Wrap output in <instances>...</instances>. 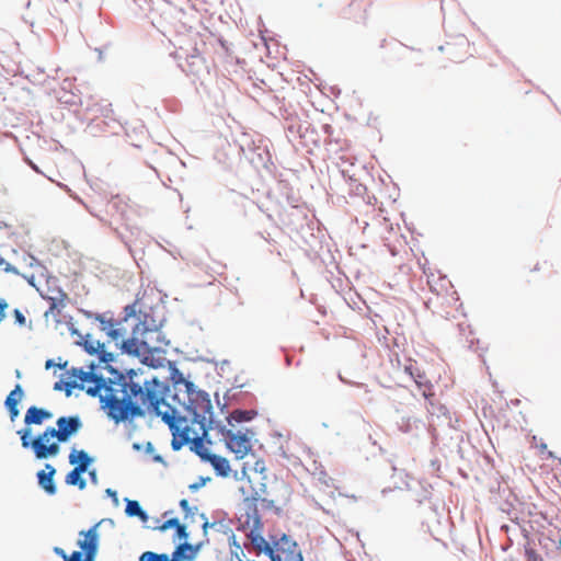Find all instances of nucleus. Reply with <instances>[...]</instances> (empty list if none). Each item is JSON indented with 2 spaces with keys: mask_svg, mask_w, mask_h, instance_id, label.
Returning <instances> with one entry per match:
<instances>
[{
  "mask_svg": "<svg viewBox=\"0 0 561 561\" xmlns=\"http://www.w3.org/2000/svg\"><path fill=\"white\" fill-rule=\"evenodd\" d=\"M169 393L170 383L161 381L154 376L145 381V391L139 394L140 401L147 407L148 412L154 416L161 417L162 422L168 426L170 421H168L164 415L174 420L179 414L178 410L167 401Z\"/></svg>",
  "mask_w": 561,
  "mask_h": 561,
  "instance_id": "f257e3e1",
  "label": "nucleus"
},
{
  "mask_svg": "<svg viewBox=\"0 0 561 561\" xmlns=\"http://www.w3.org/2000/svg\"><path fill=\"white\" fill-rule=\"evenodd\" d=\"M170 371V388L173 387L174 393L171 399L174 403L184 408L186 401H192L194 405L206 407L210 410V397L205 390L197 389L195 383L184 377L176 367L175 362H168Z\"/></svg>",
  "mask_w": 561,
  "mask_h": 561,
  "instance_id": "f03ea898",
  "label": "nucleus"
},
{
  "mask_svg": "<svg viewBox=\"0 0 561 561\" xmlns=\"http://www.w3.org/2000/svg\"><path fill=\"white\" fill-rule=\"evenodd\" d=\"M112 377H104L103 375L96 371H84L83 368L72 367L68 375L75 377L84 382H93L95 386H100V388L105 390V394L101 397V409L106 411L107 408L112 404V397L117 396V390L114 389V386H117L118 380H123L121 375L118 374V368L114 366H104L103 367Z\"/></svg>",
  "mask_w": 561,
  "mask_h": 561,
  "instance_id": "7ed1b4c3",
  "label": "nucleus"
},
{
  "mask_svg": "<svg viewBox=\"0 0 561 561\" xmlns=\"http://www.w3.org/2000/svg\"><path fill=\"white\" fill-rule=\"evenodd\" d=\"M112 404L107 408L106 415L115 424L126 423L130 424L136 417H144L146 409L144 404L136 399L140 396H131L129 392L124 391L122 398L117 396L112 397Z\"/></svg>",
  "mask_w": 561,
  "mask_h": 561,
  "instance_id": "20e7f679",
  "label": "nucleus"
},
{
  "mask_svg": "<svg viewBox=\"0 0 561 561\" xmlns=\"http://www.w3.org/2000/svg\"><path fill=\"white\" fill-rule=\"evenodd\" d=\"M16 434L20 436L22 447L31 449L38 460L56 457L60 451V444L62 442H58V439L50 442V439L56 437L47 434L46 430L35 437L32 435V428H21Z\"/></svg>",
  "mask_w": 561,
  "mask_h": 561,
  "instance_id": "39448f33",
  "label": "nucleus"
},
{
  "mask_svg": "<svg viewBox=\"0 0 561 561\" xmlns=\"http://www.w3.org/2000/svg\"><path fill=\"white\" fill-rule=\"evenodd\" d=\"M122 354L136 357L139 360L146 353H165L163 347L152 345L149 339H145L134 327L131 328V334L127 339H123L119 343H116Z\"/></svg>",
  "mask_w": 561,
  "mask_h": 561,
  "instance_id": "423d86ee",
  "label": "nucleus"
},
{
  "mask_svg": "<svg viewBox=\"0 0 561 561\" xmlns=\"http://www.w3.org/2000/svg\"><path fill=\"white\" fill-rule=\"evenodd\" d=\"M184 410L192 414V423L199 425L202 430V435L196 436L195 439L202 444L213 445V440L209 436V431L214 430L215 424L213 405L210 404V410L207 411L206 407L194 405L192 401H186Z\"/></svg>",
  "mask_w": 561,
  "mask_h": 561,
  "instance_id": "0eeeda50",
  "label": "nucleus"
},
{
  "mask_svg": "<svg viewBox=\"0 0 561 561\" xmlns=\"http://www.w3.org/2000/svg\"><path fill=\"white\" fill-rule=\"evenodd\" d=\"M82 425V420L78 414L64 415L57 419L56 427L48 426L45 430L47 434L55 436L58 442L67 443L72 436L78 434Z\"/></svg>",
  "mask_w": 561,
  "mask_h": 561,
  "instance_id": "6e6552de",
  "label": "nucleus"
},
{
  "mask_svg": "<svg viewBox=\"0 0 561 561\" xmlns=\"http://www.w3.org/2000/svg\"><path fill=\"white\" fill-rule=\"evenodd\" d=\"M168 421H170L169 430L172 434L171 448L173 451H179L185 444H191L193 439H191L190 434L192 428L188 425L181 427L183 423L187 422V417L181 415L180 413L176 415L174 420L169 419L164 415Z\"/></svg>",
  "mask_w": 561,
  "mask_h": 561,
  "instance_id": "1a4fd4ad",
  "label": "nucleus"
},
{
  "mask_svg": "<svg viewBox=\"0 0 561 561\" xmlns=\"http://www.w3.org/2000/svg\"><path fill=\"white\" fill-rule=\"evenodd\" d=\"M113 111L111 108L110 103H100V102H92L89 103L85 107V118L90 119L91 122H95L98 126L101 124H104L107 127L114 128V124H116V121L112 116Z\"/></svg>",
  "mask_w": 561,
  "mask_h": 561,
  "instance_id": "9d476101",
  "label": "nucleus"
},
{
  "mask_svg": "<svg viewBox=\"0 0 561 561\" xmlns=\"http://www.w3.org/2000/svg\"><path fill=\"white\" fill-rule=\"evenodd\" d=\"M135 301L138 302V299ZM136 320V323L134 324V328L138 330L141 334L145 336L148 334H151L152 331H159L163 328L165 323V319H156L153 316L152 308L149 309V311L141 310L137 306V313L134 318Z\"/></svg>",
  "mask_w": 561,
  "mask_h": 561,
  "instance_id": "9b49d317",
  "label": "nucleus"
},
{
  "mask_svg": "<svg viewBox=\"0 0 561 561\" xmlns=\"http://www.w3.org/2000/svg\"><path fill=\"white\" fill-rule=\"evenodd\" d=\"M253 435V431L249 428L245 433H233L229 439H226V447L236 455L237 459H243L252 450L251 438Z\"/></svg>",
  "mask_w": 561,
  "mask_h": 561,
  "instance_id": "f8f14e48",
  "label": "nucleus"
},
{
  "mask_svg": "<svg viewBox=\"0 0 561 561\" xmlns=\"http://www.w3.org/2000/svg\"><path fill=\"white\" fill-rule=\"evenodd\" d=\"M142 370L129 368L125 371H122L118 369V374L121 375V378L123 377V380H118L117 386L121 387L122 393L124 391L129 392L131 396H139L145 391V383L140 385L139 382L135 381V378L141 374Z\"/></svg>",
  "mask_w": 561,
  "mask_h": 561,
  "instance_id": "ddd939ff",
  "label": "nucleus"
},
{
  "mask_svg": "<svg viewBox=\"0 0 561 561\" xmlns=\"http://www.w3.org/2000/svg\"><path fill=\"white\" fill-rule=\"evenodd\" d=\"M99 523L94 524L92 527H90L88 530H81L79 533V536H82L83 539H79L78 546L80 547V550L77 551L80 554H87L89 552H98L99 550V533L98 527Z\"/></svg>",
  "mask_w": 561,
  "mask_h": 561,
  "instance_id": "4468645a",
  "label": "nucleus"
},
{
  "mask_svg": "<svg viewBox=\"0 0 561 561\" xmlns=\"http://www.w3.org/2000/svg\"><path fill=\"white\" fill-rule=\"evenodd\" d=\"M137 313V301L129 304L123 309V317L121 319H106L104 314L96 313L95 320L100 322L101 328H113L121 327L124 322H127L130 318H135Z\"/></svg>",
  "mask_w": 561,
  "mask_h": 561,
  "instance_id": "2eb2a0df",
  "label": "nucleus"
},
{
  "mask_svg": "<svg viewBox=\"0 0 561 561\" xmlns=\"http://www.w3.org/2000/svg\"><path fill=\"white\" fill-rule=\"evenodd\" d=\"M56 469L50 463H45V469L39 470L36 474L38 485L48 494L55 495L57 493V486L54 480Z\"/></svg>",
  "mask_w": 561,
  "mask_h": 561,
  "instance_id": "dca6fc26",
  "label": "nucleus"
},
{
  "mask_svg": "<svg viewBox=\"0 0 561 561\" xmlns=\"http://www.w3.org/2000/svg\"><path fill=\"white\" fill-rule=\"evenodd\" d=\"M53 417V413L45 409L38 408L36 405H31L24 415V424L23 428H31L32 425H42L45 421Z\"/></svg>",
  "mask_w": 561,
  "mask_h": 561,
  "instance_id": "f3484780",
  "label": "nucleus"
},
{
  "mask_svg": "<svg viewBox=\"0 0 561 561\" xmlns=\"http://www.w3.org/2000/svg\"><path fill=\"white\" fill-rule=\"evenodd\" d=\"M259 102L261 103L262 107L273 116L284 117L283 100H280L272 91H263Z\"/></svg>",
  "mask_w": 561,
  "mask_h": 561,
  "instance_id": "a211bd4d",
  "label": "nucleus"
},
{
  "mask_svg": "<svg viewBox=\"0 0 561 561\" xmlns=\"http://www.w3.org/2000/svg\"><path fill=\"white\" fill-rule=\"evenodd\" d=\"M261 500L260 493L256 489H253L251 496L244 499V504L247 507V516L248 518L253 520L254 529H260L262 527L261 515L257 510L256 503Z\"/></svg>",
  "mask_w": 561,
  "mask_h": 561,
  "instance_id": "6ab92c4d",
  "label": "nucleus"
},
{
  "mask_svg": "<svg viewBox=\"0 0 561 561\" xmlns=\"http://www.w3.org/2000/svg\"><path fill=\"white\" fill-rule=\"evenodd\" d=\"M68 459L70 465L75 466V468L79 469L84 473L89 470V467L94 462V458L90 456L85 450H78L76 448L71 449Z\"/></svg>",
  "mask_w": 561,
  "mask_h": 561,
  "instance_id": "aec40b11",
  "label": "nucleus"
},
{
  "mask_svg": "<svg viewBox=\"0 0 561 561\" xmlns=\"http://www.w3.org/2000/svg\"><path fill=\"white\" fill-rule=\"evenodd\" d=\"M202 545H192L184 542L179 545L172 553L173 560L178 561H193L201 549Z\"/></svg>",
  "mask_w": 561,
  "mask_h": 561,
  "instance_id": "412c9836",
  "label": "nucleus"
},
{
  "mask_svg": "<svg viewBox=\"0 0 561 561\" xmlns=\"http://www.w3.org/2000/svg\"><path fill=\"white\" fill-rule=\"evenodd\" d=\"M206 462L213 467L218 477L227 478L231 472L229 460L222 456L213 454Z\"/></svg>",
  "mask_w": 561,
  "mask_h": 561,
  "instance_id": "4be33fe9",
  "label": "nucleus"
},
{
  "mask_svg": "<svg viewBox=\"0 0 561 561\" xmlns=\"http://www.w3.org/2000/svg\"><path fill=\"white\" fill-rule=\"evenodd\" d=\"M407 488L410 491H415L414 500L419 503H423L431 496L432 486L425 481H414L407 482Z\"/></svg>",
  "mask_w": 561,
  "mask_h": 561,
  "instance_id": "5701e85b",
  "label": "nucleus"
},
{
  "mask_svg": "<svg viewBox=\"0 0 561 561\" xmlns=\"http://www.w3.org/2000/svg\"><path fill=\"white\" fill-rule=\"evenodd\" d=\"M397 426L404 434H415L424 424L414 416H401L397 422Z\"/></svg>",
  "mask_w": 561,
  "mask_h": 561,
  "instance_id": "b1692460",
  "label": "nucleus"
},
{
  "mask_svg": "<svg viewBox=\"0 0 561 561\" xmlns=\"http://www.w3.org/2000/svg\"><path fill=\"white\" fill-rule=\"evenodd\" d=\"M126 503L125 507V514L128 517H138L142 523L148 522L149 515L148 513L141 507L138 501L130 500L128 497L124 499Z\"/></svg>",
  "mask_w": 561,
  "mask_h": 561,
  "instance_id": "393cba45",
  "label": "nucleus"
},
{
  "mask_svg": "<svg viewBox=\"0 0 561 561\" xmlns=\"http://www.w3.org/2000/svg\"><path fill=\"white\" fill-rule=\"evenodd\" d=\"M256 410H241L237 409L233 412H231L227 416V422L229 425H232V422L236 423H243V422H251L257 416Z\"/></svg>",
  "mask_w": 561,
  "mask_h": 561,
  "instance_id": "a878e982",
  "label": "nucleus"
},
{
  "mask_svg": "<svg viewBox=\"0 0 561 561\" xmlns=\"http://www.w3.org/2000/svg\"><path fill=\"white\" fill-rule=\"evenodd\" d=\"M412 380L415 382L417 388L421 390L422 396L426 400H430V398L433 397V392H432L433 386L423 371L420 370L419 373H415L413 375Z\"/></svg>",
  "mask_w": 561,
  "mask_h": 561,
  "instance_id": "bb28decb",
  "label": "nucleus"
},
{
  "mask_svg": "<svg viewBox=\"0 0 561 561\" xmlns=\"http://www.w3.org/2000/svg\"><path fill=\"white\" fill-rule=\"evenodd\" d=\"M43 298L49 301V309L46 311V314H48V312H51L55 309L60 312V309L66 306L65 300L67 299V294L61 288H58L56 296H43Z\"/></svg>",
  "mask_w": 561,
  "mask_h": 561,
  "instance_id": "cd10ccee",
  "label": "nucleus"
},
{
  "mask_svg": "<svg viewBox=\"0 0 561 561\" xmlns=\"http://www.w3.org/2000/svg\"><path fill=\"white\" fill-rule=\"evenodd\" d=\"M24 397V389L20 383H16L11 390V392L7 396L4 400V408H19V403L22 401Z\"/></svg>",
  "mask_w": 561,
  "mask_h": 561,
  "instance_id": "c85d7f7f",
  "label": "nucleus"
},
{
  "mask_svg": "<svg viewBox=\"0 0 561 561\" xmlns=\"http://www.w3.org/2000/svg\"><path fill=\"white\" fill-rule=\"evenodd\" d=\"M84 472L80 471L77 468H73L66 474L65 482L68 485L78 486L79 490H84L87 488V481L82 477Z\"/></svg>",
  "mask_w": 561,
  "mask_h": 561,
  "instance_id": "c756f323",
  "label": "nucleus"
},
{
  "mask_svg": "<svg viewBox=\"0 0 561 561\" xmlns=\"http://www.w3.org/2000/svg\"><path fill=\"white\" fill-rule=\"evenodd\" d=\"M252 153L253 156L250 157V160L253 162V163H259L263 167H265L267 164V162H270V152L267 150V147L266 146H255L253 149H252Z\"/></svg>",
  "mask_w": 561,
  "mask_h": 561,
  "instance_id": "7c9ffc66",
  "label": "nucleus"
},
{
  "mask_svg": "<svg viewBox=\"0 0 561 561\" xmlns=\"http://www.w3.org/2000/svg\"><path fill=\"white\" fill-rule=\"evenodd\" d=\"M154 354L156 353H146L140 359V363L153 369L164 367L165 365L168 366L169 359L161 356L154 357Z\"/></svg>",
  "mask_w": 561,
  "mask_h": 561,
  "instance_id": "2f4dec72",
  "label": "nucleus"
},
{
  "mask_svg": "<svg viewBox=\"0 0 561 561\" xmlns=\"http://www.w3.org/2000/svg\"><path fill=\"white\" fill-rule=\"evenodd\" d=\"M91 334L88 333L83 336H81V340L76 342V344L80 347H82V350L89 354V355H95L98 353V351H100V344H102L100 341L96 342V345H94V343L92 342L91 340Z\"/></svg>",
  "mask_w": 561,
  "mask_h": 561,
  "instance_id": "473e14b6",
  "label": "nucleus"
},
{
  "mask_svg": "<svg viewBox=\"0 0 561 561\" xmlns=\"http://www.w3.org/2000/svg\"><path fill=\"white\" fill-rule=\"evenodd\" d=\"M391 362L393 363L394 359H391ZM396 363H397V366L398 367H403V371L412 379L413 378V375L415 373H419L421 369L419 368L417 366V363L411 358H405L404 359V363L402 364L401 363V359L399 358L398 355H396Z\"/></svg>",
  "mask_w": 561,
  "mask_h": 561,
  "instance_id": "72a5a7b5",
  "label": "nucleus"
},
{
  "mask_svg": "<svg viewBox=\"0 0 561 561\" xmlns=\"http://www.w3.org/2000/svg\"><path fill=\"white\" fill-rule=\"evenodd\" d=\"M73 388L82 390L84 388V386L81 383V381L77 382V381H62V380H59V381L55 382V385H54V390H56V391L64 390L66 397L71 396Z\"/></svg>",
  "mask_w": 561,
  "mask_h": 561,
  "instance_id": "f704fd0d",
  "label": "nucleus"
},
{
  "mask_svg": "<svg viewBox=\"0 0 561 561\" xmlns=\"http://www.w3.org/2000/svg\"><path fill=\"white\" fill-rule=\"evenodd\" d=\"M280 541H282V542H284V543H286V545H289V543H290V546H291L294 549H295V548H297V543H296L295 541H290V540H289V537H288L287 535H285V534H284L279 540H275V541H273V547L268 543V545H266V546L262 549V551H261V552L265 553V554L271 559L272 557H274V556L276 554L274 549H275V548H276V549H278V545H279V542H280Z\"/></svg>",
  "mask_w": 561,
  "mask_h": 561,
  "instance_id": "c9c22d12",
  "label": "nucleus"
},
{
  "mask_svg": "<svg viewBox=\"0 0 561 561\" xmlns=\"http://www.w3.org/2000/svg\"><path fill=\"white\" fill-rule=\"evenodd\" d=\"M280 541H282V542H284V543H286V545H289V543H290V546H291L294 549H295V548H297V543H296L295 541H290V540H289V537H288L287 535H285V534H284L279 540H275V541H273V547L268 543V545H266V546L262 549V551H261V552L265 553V554L271 559L272 557H274V556L276 554L274 549H275V548H276V549H278V545H279V542H280Z\"/></svg>",
  "mask_w": 561,
  "mask_h": 561,
  "instance_id": "e433bc0d",
  "label": "nucleus"
},
{
  "mask_svg": "<svg viewBox=\"0 0 561 561\" xmlns=\"http://www.w3.org/2000/svg\"><path fill=\"white\" fill-rule=\"evenodd\" d=\"M108 207L111 210H114L116 214L124 216L127 210V203L126 201L118 196H112V198L108 202Z\"/></svg>",
  "mask_w": 561,
  "mask_h": 561,
  "instance_id": "4c0bfd02",
  "label": "nucleus"
},
{
  "mask_svg": "<svg viewBox=\"0 0 561 561\" xmlns=\"http://www.w3.org/2000/svg\"><path fill=\"white\" fill-rule=\"evenodd\" d=\"M191 450L197 455L202 461L206 462L209 457L213 455V453H209L207 448H205L204 444L196 440L195 438L191 443Z\"/></svg>",
  "mask_w": 561,
  "mask_h": 561,
  "instance_id": "58836bf2",
  "label": "nucleus"
},
{
  "mask_svg": "<svg viewBox=\"0 0 561 561\" xmlns=\"http://www.w3.org/2000/svg\"><path fill=\"white\" fill-rule=\"evenodd\" d=\"M287 124L284 126L288 137H302L301 134V124L296 118L288 119L286 117Z\"/></svg>",
  "mask_w": 561,
  "mask_h": 561,
  "instance_id": "ea45409f",
  "label": "nucleus"
},
{
  "mask_svg": "<svg viewBox=\"0 0 561 561\" xmlns=\"http://www.w3.org/2000/svg\"><path fill=\"white\" fill-rule=\"evenodd\" d=\"M145 339H149L152 345H157L162 347L170 345V340L167 339L165 334L159 331H152L151 334L145 336Z\"/></svg>",
  "mask_w": 561,
  "mask_h": 561,
  "instance_id": "a19ab883",
  "label": "nucleus"
},
{
  "mask_svg": "<svg viewBox=\"0 0 561 561\" xmlns=\"http://www.w3.org/2000/svg\"><path fill=\"white\" fill-rule=\"evenodd\" d=\"M256 530H257V529H254V528H253V529L249 533L248 537L250 538L252 546H253L256 550L262 551V549H263L266 545H268V542L265 540V538H264L261 534L256 533Z\"/></svg>",
  "mask_w": 561,
  "mask_h": 561,
  "instance_id": "79ce46f5",
  "label": "nucleus"
},
{
  "mask_svg": "<svg viewBox=\"0 0 561 561\" xmlns=\"http://www.w3.org/2000/svg\"><path fill=\"white\" fill-rule=\"evenodd\" d=\"M99 357V362L101 364H105V366H113L112 363L115 360V355L112 352L105 351V344H100V351L95 354Z\"/></svg>",
  "mask_w": 561,
  "mask_h": 561,
  "instance_id": "37998d69",
  "label": "nucleus"
},
{
  "mask_svg": "<svg viewBox=\"0 0 561 561\" xmlns=\"http://www.w3.org/2000/svg\"><path fill=\"white\" fill-rule=\"evenodd\" d=\"M139 561H173V559L170 560L167 553L146 551L139 557Z\"/></svg>",
  "mask_w": 561,
  "mask_h": 561,
  "instance_id": "c03bdc74",
  "label": "nucleus"
},
{
  "mask_svg": "<svg viewBox=\"0 0 561 561\" xmlns=\"http://www.w3.org/2000/svg\"><path fill=\"white\" fill-rule=\"evenodd\" d=\"M102 331L106 333V335L116 343H119L118 340L124 336L125 331L121 327L113 328H101Z\"/></svg>",
  "mask_w": 561,
  "mask_h": 561,
  "instance_id": "a18cd8bd",
  "label": "nucleus"
},
{
  "mask_svg": "<svg viewBox=\"0 0 561 561\" xmlns=\"http://www.w3.org/2000/svg\"><path fill=\"white\" fill-rule=\"evenodd\" d=\"M179 526H181L179 518L172 517L170 519H167L160 527L159 530L165 531L168 529L174 528L176 529Z\"/></svg>",
  "mask_w": 561,
  "mask_h": 561,
  "instance_id": "49530a36",
  "label": "nucleus"
},
{
  "mask_svg": "<svg viewBox=\"0 0 561 561\" xmlns=\"http://www.w3.org/2000/svg\"><path fill=\"white\" fill-rule=\"evenodd\" d=\"M214 428L218 431V433L222 436H225L227 439L230 438L232 432L231 430L227 428L225 425H222L220 422L215 420Z\"/></svg>",
  "mask_w": 561,
  "mask_h": 561,
  "instance_id": "de8ad7c7",
  "label": "nucleus"
},
{
  "mask_svg": "<svg viewBox=\"0 0 561 561\" xmlns=\"http://www.w3.org/2000/svg\"><path fill=\"white\" fill-rule=\"evenodd\" d=\"M102 388H100V386H89L85 390L87 394L92 397V398H99L101 400V397H103L104 394H102Z\"/></svg>",
  "mask_w": 561,
  "mask_h": 561,
  "instance_id": "09e8293b",
  "label": "nucleus"
},
{
  "mask_svg": "<svg viewBox=\"0 0 561 561\" xmlns=\"http://www.w3.org/2000/svg\"><path fill=\"white\" fill-rule=\"evenodd\" d=\"M208 481H210L209 477H199L197 482H194L188 485V489L192 492L198 491L202 486H204Z\"/></svg>",
  "mask_w": 561,
  "mask_h": 561,
  "instance_id": "8fccbe9b",
  "label": "nucleus"
},
{
  "mask_svg": "<svg viewBox=\"0 0 561 561\" xmlns=\"http://www.w3.org/2000/svg\"><path fill=\"white\" fill-rule=\"evenodd\" d=\"M526 561H543L540 554H538L534 549L526 548L525 549Z\"/></svg>",
  "mask_w": 561,
  "mask_h": 561,
  "instance_id": "3c124183",
  "label": "nucleus"
},
{
  "mask_svg": "<svg viewBox=\"0 0 561 561\" xmlns=\"http://www.w3.org/2000/svg\"><path fill=\"white\" fill-rule=\"evenodd\" d=\"M550 540L552 541L554 547L561 552V529L551 531Z\"/></svg>",
  "mask_w": 561,
  "mask_h": 561,
  "instance_id": "603ef678",
  "label": "nucleus"
},
{
  "mask_svg": "<svg viewBox=\"0 0 561 561\" xmlns=\"http://www.w3.org/2000/svg\"><path fill=\"white\" fill-rule=\"evenodd\" d=\"M60 100L66 104L76 105L79 101V98L73 93H65L62 96H60Z\"/></svg>",
  "mask_w": 561,
  "mask_h": 561,
  "instance_id": "864d4df0",
  "label": "nucleus"
},
{
  "mask_svg": "<svg viewBox=\"0 0 561 561\" xmlns=\"http://www.w3.org/2000/svg\"><path fill=\"white\" fill-rule=\"evenodd\" d=\"M260 502L262 503V505H263V507H264V508H267V510L274 508V510H275V513H276L277 515H279V514H280V508L275 506V504H274V501H273V500H268V499L261 497Z\"/></svg>",
  "mask_w": 561,
  "mask_h": 561,
  "instance_id": "5fc2aeb1",
  "label": "nucleus"
},
{
  "mask_svg": "<svg viewBox=\"0 0 561 561\" xmlns=\"http://www.w3.org/2000/svg\"><path fill=\"white\" fill-rule=\"evenodd\" d=\"M13 316L16 324H19L20 327L25 324L26 318L21 310L14 309Z\"/></svg>",
  "mask_w": 561,
  "mask_h": 561,
  "instance_id": "6e6d98bb",
  "label": "nucleus"
},
{
  "mask_svg": "<svg viewBox=\"0 0 561 561\" xmlns=\"http://www.w3.org/2000/svg\"><path fill=\"white\" fill-rule=\"evenodd\" d=\"M243 386H244V385H243V383H241V385H237V386H234L232 389H229V390L225 393V396H224V400H229V401L238 400V393L232 392V391H233V389H236V388H243Z\"/></svg>",
  "mask_w": 561,
  "mask_h": 561,
  "instance_id": "4d7b16f0",
  "label": "nucleus"
},
{
  "mask_svg": "<svg viewBox=\"0 0 561 561\" xmlns=\"http://www.w3.org/2000/svg\"><path fill=\"white\" fill-rule=\"evenodd\" d=\"M180 507L185 513V518H187L188 515H191L193 512V508L190 506L188 501L186 499H182L180 501Z\"/></svg>",
  "mask_w": 561,
  "mask_h": 561,
  "instance_id": "13d9d810",
  "label": "nucleus"
},
{
  "mask_svg": "<svg viewBox=\"0 0 561 561\" xmlns=\"http://www.w3.org/2000/svg\"><path fill=\"white\" fill-rule=\"evenodd\" d=\"M105 494H106V496L112 499L114 506H118L119 505V500H118V496H117V492L115 490H113L111 488H107L105 490Z\"/></svg>",
  "mask_w": 561,
  "mask_h": 561,
  "instance_id": "bf43d9fd",
  "label": "nucleus"
},
{
  "mask_svg": "<svg viewBox=\"0 0 561 561\" xmlns=\"http://www.w3.org/2000/svg\"><path fill=\"white\" fill-rule=\"evenodd\" d=\"M175 530H176V536L179 537V539H183L186 542V540L188 538V533L186 530V526L181 524V526H179Z\"/></svg>",
  "mask_w": 561,
  "mask_h": 561,
  "instance_id": "052dcab7",
  "label": "nucleus"
},
{
  "mask_svg": "<svg viewBox=\"0 0 561 561\" xmlns=\"http://www.w3.org/2000/svg\"><path fill=\"white\" fill-rule=\"evenodd\" d=\"M201 517L204 519V523H203V525H202V529H203L204 534L206 535V534H207L208 528L214 527V526L216 525V523H209V522L207 520V517H206V515H205L204 513H202V514H201Z\"/></svg>",
  "mask_w": 561,
  "mask_h": 561,
  "instance_id": "680f3d73",
  "label": "nucleus"
},
{
  "mask_svg": "<svg viewBox=\"0 0 561 561\" xmlns=\"http://www.w3.org/2000/svg\"><path fill=\"white\" fill-rule=\"evenodd\" d=\"M28 259H30V262H28L30 267H41L43 270H46V267L35 256L28 255Z\"/></svg>",
  "mask_w": 561,
  "mask_h": 561,
  "instance_id": "e2e57ef3",
  "label": "nucleus"
},
{
  "mask_svg": "<svg viewBox=\"0 0 561 561\" xmlns=\"http://www.w3.org/2000/svg\"><path fill=\"white\" fill-rule=\"evenodd\" d=\"M87 472L89 474V479H90L91 483L96 485L99 482L96 470L92 469V470H88Z\"/></svg>",
  "mask_w": 561,
  "mask_h": 561,
  "instance_id": "0e129e2a",
  "label": "nucleus"
},
{
  "mask_svg": "<svg viewBox=\"0 0 561 561\" xmlns=\"http://www.w3.org/2000/svg\"><path fill=\"white\" fill-rule=\"evenodd\" d=\"M10 415V420L13 422L20 414L19 408H8L7 409Z\"/></svg>",
  "mask_w": 561,
  "mask_h": 561,
  "instance_id": "69168bd1",
  "label": "nucleus"
},
{
  "mask_svg": "<svg viewBox=\"0 0 561 561\" xmlns=\"http://www.w3.org/2000/svg\"><path fill=\"white\" fill-rule=\"evenodd\" d=\"M98 552H89L82 556V561H95Z\"/></svg>",
  "mask_w": 561,
  "mask_h": 561,
  "instance_id": "338daca9",
  "label": "nucleus"
},
{
  "mask_svg": "<svg viewBox=\"0 0 561 561\" xmlns=\"http://www.w3.org/2000/svg\"><path fill=\"white\" fill-rule=\"evenodd\" d=\"M66 561H82V554L78 552H72Z\"/></svg>",
  "mask_w": 561,
  "mask_h": 561,
  "instance_id": "774afa93",
  "label": "nucleus"
}]
</instances>
